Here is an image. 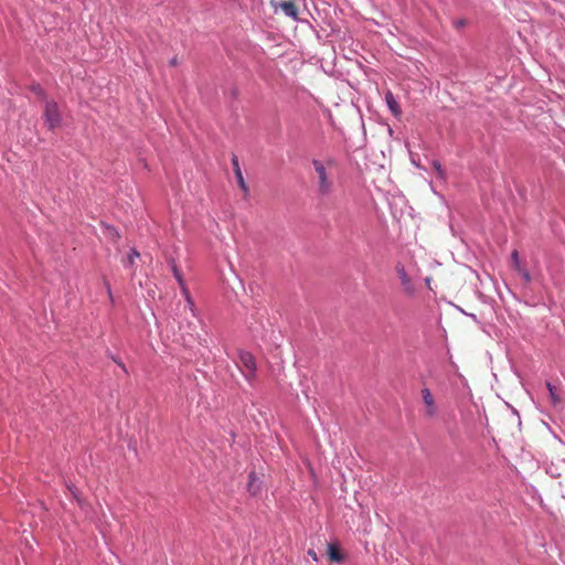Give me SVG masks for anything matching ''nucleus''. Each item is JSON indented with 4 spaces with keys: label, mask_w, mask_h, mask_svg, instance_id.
<instances>
[{
    "label": "nucleus",
    "mask_w": 565,
    "mask_h": 565,
    "mask_svg": "<svg viewBox=\"0 0 565 565\" xmlns=\"http://www.w3.org/2000/svg\"><path fill=\"white\" fill-rule=\"evenodd\" d=\"M312 166L318 179V192L321 195H329L334 188L330 169L334 166L332 160L326 162L313 160Z\"/></svg>",
    "instance_id": "f257e3e1"
},
{
    "label": "nucleus",
    "mask_w": 565,
    "mask_h": 565,
    "mask_svg": "<svg viewBox=\"0 0 565 565\" xmlns=\"http://www.w3.org/2000/svg\"><path fill=\"white\" fill-rule=\"evenodd\" d=\"M43 118L45 125L50 130H54L62 124V115L58 105L53 99L45 98V105L43 110Z\"/></svg>",
    "instance_id": "f03ea898"
},
{
    "label": "nucleus",
    "mask_w": 565,
    "mask_h": 565,
    "mask_svg": "<svg viewBox=\"0 0 565 565\" xmlns=\"http://www.w3.org/2000/svg\"><path fill=\"white\" fill-rule=\"evenodd\" d=\"M238 361L239 364L246 370V372H244L245 379L248 382H253L257 372V363L255 356L250 352L239 350Z\"/></svg>",
    "instance_id": "7ed1b4c3"
},
{
    "label": "nucleus",
    "mask_w": 565,
    "mask_h": 565,
    "mask_svg": "<svg viewBox=\"0 0 565 565\" xmlns=\"http://www.w3.org/2000/svg\"><path fill=\"white\" fill-rule=\"evenodd\" d=\"M395 271L398 279L401 280L404 292L408 296L414 295L415 286L412 277L407 274L405 266L402 263H397L395 265Z\"/></svg>",
    "instance_id": "20e7f679"
},
{
    "label": "nucleus",
    "mask_w": 565,
    "mask_h": 565,
    "mask_svg": "<svg viewBox=\"0 0 565 565\" xmlns=\"http://www.w3.org/2000/svg\"><path fill=\"white\" fill-rule=\"evenodd\" d=\"M270 6L275 9V11H277V9L280 8L287 17H290L294 20L298 19V8L294 0H287L281 2L271 0Z\"/></svg>",
    "instance_id": "39448f33"
},
{
    "label": "nucleus",
    "mask_w": 565,
    "mask_h": 565,
    "mask_svg": "<svg viewBox=\"0 0 565 565\" xmlns=\"http://www.w3.org/2000/svg\"><path fill=\"white\" fill-rule=\"evenodd\" d=\"M422 397L425 404V414L428 417H434L436 415V404L433 397V394L429 388L425 387L422 390Z\"/></svg>",
    "instance_id": "423d86ee"
},
{
    "label": "nucleus",
    "mask_w": 565,
    "mask_h": 565,
    "mask_svg": "<svg viewBox=\"0 0 565 565\" xmlns=\"http://www.w3.org/2000/svg\"><path fill=\"white\" fill-rule=\"evenodd\" d=\"M247 490L252 495H257L262 490V481L254 471L248 476Z\"/></svg>",
    "instance_id": "0eeeda50"
},
{
    "label": "nucleus",
    "mask_w": 565,
    "mask_h": 565,
    "mask_svg": "<svg viewBox=\"0 0 565 565\" xmlns=\"http://www.w3.org/2000/svg\"><path fill=\"white\" fill-rule=\"evenodd\" d=\"M232 162H233V167H234V172H235V175H236V179H237V182L241 186V189L245 192H247V185L245 183V180H244V177H243V173L241 171V168H239V164H238V159L236 156H233L232 158Z\"/></svg>",
    "instance_id": "6e6552de"
},
{
    "label": "nucleus",
    "mask_w": 565,
    "mask_h": 565,
    "mask_svg": "<svg viewBox=\"0 0 565 565\" xmlns=\"http://www.w3.org/2000/svg\"><path fill=\"white\" fill-rule=\"evenodd\" d=\"M328 556H329V559L334 563H341L344 559V555L339 550V547L334 544L328 545Z\"/></svg>",
    "instance_id": "1a4fd4ad"
},
{
    "label": "nucleus",
    "mask_w": 565,
    "mask_h": 565,
    "mask_svg": "<svg viewBox=\"0 0 565 565\" xmlns=\"http://www.w3.org/2000/svg\"><path fill=\"white\" fill-rule=\"evenodd\" d=\"M385 99H386L387 106H388L390 110L393 113V115L399 116L401 109H399L398 103L395 100V98L391 92L386 93Z\"/></svg>",
    "instance_id": "9d476101"
},
{
    "label": "nucleus",
    "mask_w": 565,
    "mask_h": 565,
    "mask_svg": "<svg viewBox=\"0 0 565 565\" xmlns=\"http://www.w3.org/2000/svg\"><path fill=\"white\" fill-rule=\"evenodd\" d=\"M104 235L111 243H117L120 238L119 232L114 226L110 225L104 226Z\"/></svg>",
    "instance_id": "9b49d317"
},
{
    "label": "nucleus",
    "mask_w": 565,
    "mask_h": 565,
    "mask_svg": "<svg viewBox=\"0 0 565 565\" xmlns=\"http://www.w3.org/2000/svg\"><path fill=\"white\" fill-rule=\"evenodd\" d=\"M546 387L548 390L550 397H551L553 405L554 406L559 405L562 402V398L558 395L556 387L551 382H546Z\"/></svg>",
    "instance_id": "f8f14e48"
},
{
    "label": "nucleus",
    "mask_w": 565,
    "mask_h": 565,
    "mask_svg": "<svg viewBox=\"0 0 565 565\" xmlns=\"http://www.w3.org/2000/svg\"><path fill=\"white\" fill-rule=\"evenodd\" d=\"M180 288H181V292L182 295L184 296L191 311H193V308H194V302H193V299L190 295V291L188 289V287L185 286V282H182V284H179Z\"/></svg>",
    "instance_id": "ddd939ff"
},
{
    "label": "nucleus",
    "mask_w": 565,
    "mask_h": 565,
    "mask_svg": "<svg viewBox=\"0 0 565 565\" xmlns=\"http://www.w3.org/2000/svg\"><path fill=\"white\" fill-rule=\"evenodd\" d=\"M140 256L139 252L135 248L130 250L127 257V265H132L135 263V259Z\"/></svg>",
    "instance_id": "4468645a"
},
{
    "label": "nucleus",
    "mask_w": 565,
    "mask_h": 565,
    "mask_svg": "<svg viewBox=\"0 0 565 565\" xmlns=\"http://www.w3.org/2000/svg\"><path fill=\"white\" fill-rule=\"evenodd\" d=\"M172 271H173V275H174L178 284L184 282L182 274H181L180 269L178 268V266L174 263L172 264Z\"/></svg>",
    "instance_id": "2eb2a0df"
},
{
    "label": "nucleus",
    "mask_w": 565,
    "mask_h": 565,
    "mask_svg": "<svg viewBox=\"0 0 565 565\" xmlns=\"http://www.w3.org/2000/svg\"><path fill=\"white\" fill-rule=\"evenodd\" d=\"M511 258L513 260V264H514V268L516 270H521V264H520V259H519V253L518 250H514L511 255Z\"/></svg>",
    "instance_id": "dca6fc26"
},
{
    "label": "nucleus",
    "mask_w": 565,
    "mask_h": 565,
    "mask_svg": "<svg viewBox=\"0 0 565 565\" xmlns=\"http://www.w3.org/2000/svg\"><path fill=\"white\" fill-rule=\"evenodd\" d=\"M433 167L440 178L445 177V171L443 170L441 164L438 161H434Z\"/></svg>",
    "instance_id": "f3484780"
},
{
    "label": "nucleus",
    "mask_w": 565,
    "mask_h": 565,
    "mask_svg": "<svg viewBox=\"0 0 565 565\" xmlns=\"http://www.w3.org/2000/svg\"><path fill=\"white\" fill-rule=\"evenodd\" d=\"M518 271L521 274L522 278H523L526 282H529V281L531 280L530 273H529L526 269H524L522 266H521V270H518Z\"/></svg>",
    "instance_id": "a211bd4d"
},
{
    "label": "nucleus",
    "mask_w": 565,
    "mask_h": 565,
    "mask_svg": "<svg viewBox=\"0 0 565 565\" xmlns=\"http://www.w3.org/2000/svg\"><path fill=\"white\" fill-rule=\"evenodd\" d=\"M113 360H114V362H115L116 364H118V365L122 369V371H124L125 373H128V371H127V369H126L125 364H124L121 361H119V360H117V359H115V358H113Z\"/></svg>",
    "instance_id": "6ab92c4d"
},
{
    "label": "nucleus",
    "mask_w": 565,
    "mask_h": 565,
    "mask_svg": "<svg viewBox=\"0 0 565 565\" xmlns=\"http://www.w3.org/2000/svg\"><path fill=\"white\" fill-rule=\"evenodd\" d=\"M32 89H33L34 93H36L39 95H43V89H42L41 86H39V85L34 86Z\"/></svg>",
    "instance_id": "aec40b11"
},
{
    "label": "nucleus",
    "mask_w": 565,
    "mask_h": 565,
    "mask_svg": "<svg viewBox=\"0 0 565 565\" xmlns=\"http://www.w3.org/2000/svg\"><path fill=\"white\" fill-rule=\"evenodd\" d=\"M308 554L312 557V559L318 561L317 553L313 550H309Z\"/></svg>",
    "instance_id": "412c9836"
},
{
    "label": "nucleus",
    "mask_w": 565,
    "mask_h": 565,
    "mask_svg": "<svg viewBox=\"0 0 565 565\" xmlns=\"http://www.w3.org/2000/svg\"><path fill=\"white\" fill-rule=\"evenodd\" d=\"M105 285H106V288H107V291H108V295L109 297L111 298V289H110V285L108 281H105Z\"/></svg>",
    "instance_id": "4be33fe9"
},
{
    "label": "nucleus",
    "mask_w": 565,
    "mask_h": 565,
    "mask_svg": "<svg viewBox=\"0 0 565 565\" xmlns=\"http://www.w3.org/2000/svg\"><path fill=\"white\" fill-rule=\"evenodd\" d=\"M170 65L171 66H177L178 65V60L174 57L170 61Z\"/></svg>",
    "instance_id": "5701e85b"
}]
</instances>
